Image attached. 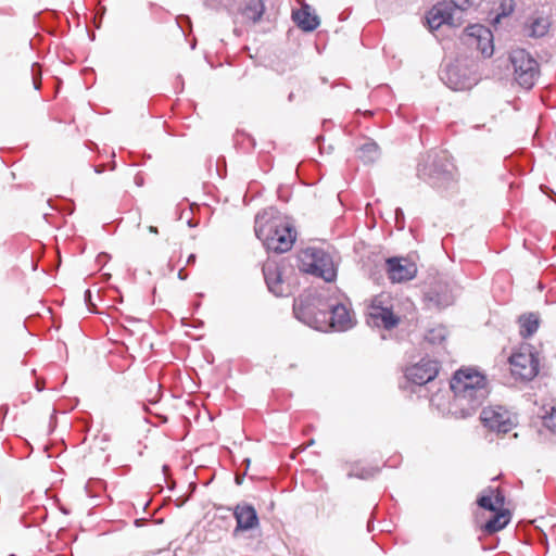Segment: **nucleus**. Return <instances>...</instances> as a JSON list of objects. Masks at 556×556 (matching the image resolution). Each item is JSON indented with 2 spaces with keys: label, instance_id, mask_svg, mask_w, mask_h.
Masks as SVG:
<instances>
[{
  "label": "nucleus",
  "instance_id": "43",
  "mask_svg": "<svg viewBox=\"0 0 556 556\" xmlns=\"http://www.w3.org/2000/svg\"><path fill=\"white\" fill-rule=\"evenodd\" d=\"M290 455H291V458L293 459V458L295 457V455H296V454H295V453H292V454H290Z\"/></svg>",
  "mask_w": 556,
  "mask_h": 556
},
{
  "label": "nucleus",
  "instance_id": "16",
  "mask_svg": "<svg viewBox=\"0 0 556 556\" xmlns=\"http://www.w3.org/2000/svg\"><path fill=\"white\" fill-rule=\"evenodd\" d=\"M441 79L452 90H464L471 85L465 71L457 63L446 65L441 73Z\"/></svg>",
  "mask_w": 556,
  "mask_h": 556
},
{
  "label": "nucleus",
  "instance_id": "23",
  "mask_svg": "<svg viewBox=\"0 0 556 556\" xmlns=\"http://www.w3.org/2000/svg\"><path fill=\"white\" fill-rule=\"evenodd\" d=\"M378 471L379 468L377 466L367 465L362 462H355L350 465L348 477L366 480L374 477Z\"/></svg>",
  "mask_w": 556,
  "mask_h": 556
},
{
  "label": "nucleus",
  "instance_id": "5",
  "mask_svg": "<svg viewBox=\"0 0 556 556\" xmlns=\"http://www.w3.org/2000/svg\"><path fill=\"white\" fill-rule=\"evenodd\" d=\"M298 267L301 271L331 282L337 278V268L332 256L324 249L309 247L298 254Z\"/></svg>",
  "mask_w": 556,
  "mask_h": 556
},
{
  "label": "nucleus",
  "instance_id": "21",
  "mask_svg": "<svg viewBox=\"0 0 556 556\" xmlns=\"http://www.w3.org/2000/svg\"><path fill=\"white\" fill-rule=\"evenodd\" d=\"M264 11L263 0H245L241 9V15L245 21L255 24L261 20Z\"/></svg>",
  "mask_w": 556,
  "mask_h": 556
},
{
  "label": "nucleus",
  "instance_id": "34",
  "mask_svg": "<svg viewBox=\"0 0 556 556\" xmlns=\"http://www.w3.org/2000/svg\"><path fill=\"white\" fill-rule=\"evenodd\" d=\"M194 262H195V255L190 254L187 258V264L190 265V264H193Z\"/></svg>",
  "mask_w": 556,
  "mask_h": 556
},
{
  "label": "nucleus",
  "instance_id": "41",
  "mask_svg": "<svg viewBox=\"0 0 556 556\" xmlns=\"http://www.w3.org/2000/svg\"><path fill=\"white\" fill-rule=\"evenodd\" d=\"M114 168H115V163L113 162L112 166H111V169H114Z\"/></svg>",
  "mask_w": 556,
  "mask_h": 556
},
{
  "label": "nucleus",
  "instance_id": "38",
  "mask_svg": "<svg viewBox=\"0 0 556 556\" xmlns=\"http://www.w3.org/2000/svg\"><path fill=\"white\" fill-rule=\"evenodd\" d=\"M400 215H403V212H402V210H401V208H397V210H396V217L399 218V216H400Z\"/></svg>",
  "mask_w": 556,
  "mask_h": 556
},
{
  "label": "nucleus",
  "instance_id": "10",
  "mask_svg": "<svg viewBox=\"0 0 556 556\" xmlns=\"http://www.w3.org/2000/svg\"><path fill=\"white\" fill-rule=\"evenodd\" d=\"M492 37V33L488 27L476 24L465 29L463 39L466 45L476 48L484 56H491L493 54Z\"/></svg>",
  "mask_w": 556,
  "mask_h": 556
},
{
  "label": "nucleus",
  "instance_id": "37",
  "mask_svg": "<svg viewBox=\"0 0 556 556\" xmlns=\"http://www.w3.org/2000/svg\"><path fill=\"white\" fill-rule=\"evenodd\" d=\"M149 231H150L151 233H157V232H159L157 228H156V227H154V226H150V227H149Z\"/></svg>",
  "mask_w": 556,
  "mask_h": 556
},
{
  "label": "nucleus",
  "instance_id": "33",
  "mask_svg": "<svg viewBox=\"0 0 556 556\" xmlns=\"http://www.w3.org/2000/svg\"><path fill=\"white\" fill-rule=\"evenodd\" d=\"M187 277H188V275L185 273V269H184V268H181V269L178 271V278H179L180 280H186V279H187Z\"/></svg>",
  "mask_w": 556,
  "mask_h": 556
},
{
  "label": "nucleus",
  "instance_id": "32",
  "mask_svg": "<svg viewBox=\"0 0 556 556\" xmlns=\"http://www.w3.org/2000/svg\"><path fill=\"white\" fill-rule=\"evenodd\" d=\"M505 503V496L502 492L497 491L495 497H494V504L495 506H503Z\"/></svg>",
  "mask_w": 556,
  "mask_h": 556
},
{
  "label": "nucleus",
  "instance_id": "11",
  "mask_svg": "<svg viewBox=\"0 0 556 556\" xmlns=\"http://www.w3.org/2000/svg\"><path fill=\"white\" fill-rule=\"evenodd\" d=\"M439 372V364L432 359L422 358L417 364L406 368L405 377L408 381L417 386H424L432 381Z\"/></svg>",
  "mask_w": 556,
  "mask_h": 556
},
{
  "label": "nucleus",
  "instance_id": "28",
  "mask_svg": "<svg viewBox=\"0 0 556 556\" xmlns=\"http://www.w3.org/2000/svg\"><path fill=\"white\" fill-rule=\"evenodd\" d=\"M31 77H33L34 88L36 90H39L40 86H41V72H40V67L37 63H34L31 65Z\"/></svg>",
  "mask_w": 556,
  "mask_h": 556
},
{
  "label": "nucleus",
  "instance_id": "40",
  "mask_svg": "<svg viewBox=\"0 0 556 556\" xmlns=\"http://www.w3.org/2000/svg\"><path fill=\"white\" fill-rule=\"evenodd\" d=\"M85 296H86V298H87V296H90V291H89V290H87V291H86Z\"/></svg>",
  "mask_w": 556,
  "mask_h": 556
},
{
  "label": "nucleus",
  "instance_id": "22",
  "mask_svg": "<svg viewBox=\"0 0 556 556\" xmlns=\"http://www.w3.org/2000/svg\"><path fill=\"white\" fill-rule=\"evenodd\" d=\"M357 157L365 164H371L380 157V149L375 141L367 140L357 149Z\"/></svg>",
  "mask_w": 556,
  "mask_h": 556
},
{
  "label": "nucleus",
  "instance_id": "3",
  "mask_svg": "<svg viewBox=\"0 0 556 556\" xmlns=\"http://www.w3.org/2000/svg\"><path fill=\"white\" fill-rule=\"evenodd\" d=\"M293 312L295 317L307 326L321 329L326 323L328 313L316 312L313 300L309 296H300L294 301ZM330 326L338 331H345L353 327V319L348 307L343 304H336L329 312Z\"/></svg>",
  "mask_w": 556,
  "mask_h": 556
},
{
  "label": "nucleus",
  "instance_id": "44",
  "mask_svg": "<svg viewBox=\"0 0 556 556\" xmlns=\"http://www.w3.org/2000/svg\"><path fill=\"white\" fill-rule=\"evenodd\" d=\"M370 527H371V525H370V522H369V523H368V526H367V529H368L369 531L371 530V528H370Z\"/></svg>",
  "mask_w": 556,
  "mask_h": 556
},
{
  "label": "nucleus",
  "instance_id": "35",
  "mask_svg": "<svg viewBox=\"0 0 556 556\" xmlns=\"http://www.w3.org/2000/svg\"><path fill=\"white\" fill-rule=\"evenodd\" d=\"M162 469H163V473H164L165 480H167L169 468H168L167 465H163Z\"/></svg>",
  "mask_w": 556,
  "mask_h": 556
},
{
  "label": "nucleus",
  "instance_id": "36",
  "mask_svg": "<svg viewBox=\"0 0 556 556\" xmlns=\"http://www.w3.org/2000/svg\"><path fill=\"white\" fill-rule=\"evenodd\" d=\"M103 170H104L103 165H99V166H96V167H94V172H96L97 174H101V173H103Z\"/></svg>",
  "mask_w": 556,
  "mask_h": 556
},
{
  "label": "nucleus",
  "instance_id": "6",
  "mask_svg": "<svg viewBox=\"0 0 556 556\" xmlns=\"http://www.w3.org/2000/svg\"><path fill=\"white\" fill-rule=\"evenodd\" d=\"M516 81L525 89H531L539 77V63L525 49L514 50L510 54Z\"/></svg>",
  "mask_w": 556,
  "mask_h": 556
},
{
  "label": "nucleus",
  "instance_id": "24",
  "mask_svg": "<svg viewBox=\"0 0 556 556\" xmlns=\"http://www.w3.org/2000/svg\"><path fill=\"white\" fill-rule=\"evenodd\" d=\"M539 317L534 313H530L528 315H522L519 318L520 325V334L523 338H529L533 336L539 328Z\"/></svg>",
  "mask_w": 556,
  "mask_h": 556
},
{
  "label": "nucleus",
  "instance_id": "27",
  "mask_svg": "<svg viewBox=\"0 0 556 556\" xmlns=\"http://www.w3.org/2000/svg\"><path fill=\"white\" fill-rule=\"evenodd\" d=\"M543 425L554 434H556V407L543 417Z\"/></svg>",
  "mask_w": 556,
  "mask_h": 556
},
{
  "label": "nucleus",
  "instance_id": "19",
  "mask_svg": "<svg viewBox=\"0 0 556 556\" xmlns=\"http://www.w3.org/2000/svg\"><path fill=\"white\" fill-rule=\"evenodd\" d=\"M370 318L376 326H382L384 329H392L400 323V317L388 307L372 306Z\"/></svg>",
  "mask_w": 556,
  "mask_h": 556
},
{
  "label": "nucleus",
  "instance_id": "15",
  "mask_svg": "<svg viewBox=\"0 0 556 556\" xmlns=\"http://www.w3.org/2000/svg\"><path fill=\"white\" fill-rule=\"evenodd\" d=\"M263 275L268 290L276 296L288 294V287L285 285L281 276L282 273L277 263L267 261L263 265Z\"/></svg>",
  "mask_w": 556,
  "mask_h": 556
},
{
  "label": "nucleus",
  "instance_id": "13",
  "mask_svg": "<svg viewBox=\"0 0 556 556\" xmlns=\"http://www.w3.org/2000/svg\"><path fill=\"white\" fill-rule=\"evenodd\" d=\"M454 298L453 288L442 280L433 282L425 292L426 301L438 308H444L452 305Z\"/></svg>",
  "mask_w": 556,
  "mask_h": 556
},
{
  "label": "nucleus",
  "instance_id": "9",
  "mask_svg": "<svg viewBox=\"0 0 556 556\" xmlns=\"http://www.w3.org/2000/svg\"><path fill=\"white\" fill-rule=\"evenodd\" d=\"M480 419L484 427L498 433H507L516 426L515 417L503 406L483 408Z\"/></svg>",
  "mask_w": 556,
  "mask_h": 556
},
{
  "label": "nucleus",
  "instance_id": "17",
  "mask_svg": "<svg viewBox=\"0 0 556 556\" xmlns=\"http://www.w3.org/2000/svg\"><path fill=\"white\" fill-rule=\"evenodd\" d=\"M294 23L304 31L315 30L319 24V17L312 12V8L304 3L301 9L292 12Z\"/></svg>",
  "mask_w": 556,
  "mask_h": 556
},
{
  "label": "nucleus",
  "instance_id": "12",
  "mask_svg": "<svg viewBox=\"0 0 556 556\" xmlns=\"http://www.w3.org/2000/svg\"><path fill=\"white\" fill-rule=\"evenodd\" d=\"M387 273L392 282L412 280L417 275V266L405 257H391L387 262Z\"/></svg>",
  "mask_w": 556,
  "mask_h": 556
},
{
  "label": "nucleus",
  "instance_id": "8",
  "mask_svg": "<svg viewBox=\"0 0 556 556\" xmlns=\"http://www.w3.org/2000/svg\"><path fill=\"white\" fill-rule=\"evenodd\" d=\"M462 11L450 2H439L426 15V22L431 31L442 26L458 27L463 24Z\"/></svg>",
  "mask_w": 556,
  "mask_h": 556
},
{
  "label": "nucleus",
  "instance_id": "30",
  "mask_svg": "<svg viewBox=\"0 0 556 556\" xmlns=\"http://www.w3.org/2000/svg\"><path fill=\"white\" fill-rule=\"evenodd\" d=\"M227 0H202L203 4L210 9H219L226 5Z\"/></svg>",
  "mask_w": 556,
  "mask_h": 556
},
{
  "label": "nucleus",
  "instance_id": "20",
  "mask_svg": "<svg viewBox=\"0 0 556 556\" xmlns=\"http://www.w3.org/2000/svg\"><path fill=\"white\" fill-rule=\"evenodd\" d=\"M494 513L495 515L491 517L482 527L483 531L488 534L501 531L508 525L510 520V514L507 509H497V511Z\"/></svg>",
  "mask_w": 556,
  "mask_h": 556
},
{
  "label": "nucleus",
  "instance_id": "39",
  "mask_svg": "<svg viewBox=\"0 0 556 556\" xmlns=\"http://www.w3.org/2000/svg\"><path fill=\"white\" fill-rule=\"evenodd\" d=\"M293 97H294V94H293V92H291V93L289 94V97H288L289 101H292V100H293Z\"/></svg>",
  "mask_w": 556,
  "mask_h": 556
},
{
  "label": "nucleus",
  "instance_id": "31",
  "mask_svg": "<svg viewBox=\"0 0 556 556\" xmlns=\"http://www.w3.org/2000/svg\"><path fill=\"white\" fill-rule=\"evenodd\" d=\"M451 4L457 8L459 11L464 12L470 4V0H451Z\"/></svg>",
  "mask_w": 556,
  "mask_h": 556
},
{
  "label": "nucleus",
  "instance_id": "18",
  "mask_svg": "<svg viewBox=\"0 0 556 556\" xmlns=\"http://www.w3.org/2000/svg\"><path fill=\"white\" fill-rule=\"evenodd\" d=\"M549 28V21L542 15H531L523 25V35L529 38H541Z\"/></svg>",
  "mask_w": 556,
  "mask_h": 556
},
{
  "label": "nucleus",
  "instance_id": "26",
  "mask_svg": "<svg viewBox=\"0 0 556 556\" xmlns=\"http://www.w3.org/2000/svg\"><path fill=\"white\" fill-rule=\"evenodd\" d=\"M492 493H493V490L489 489L488 493H483L477 498V504L479 507H481L485 510L497 511L498 508L495 506V504L492 500Z\"/></svg>",
  "mask_w": 556,
  "mask_h": 556
},
{
  "label": "nucleus",
  "instance_id": "4",
  "mask_svg": "<svg viewBox=\"0 0 556 556\" xmlns=\"http://www.w3.org/2000/svg\"><path fill=\"white\" fill-rule=\"evenodd\" d=\"M417 176L435 188H447L455 181V166L445 151H431L419 160Z\"/></svg>",
  "mask_w": 556,
  "mask_h": 556
},
{
  "label": "nucleus",
  "instance_id": "1",
  "mask_svg": "<svg viewBox=\"0 0 556 556\" xmlns=\"http://www.w3.org/2000/svg\"><path fill=\"white\" fill-rule=\"evenodd\" d=\"M453 397L448 412L457 418L471 416L489 394L486 378L471 368L457 370L451 379Z\"/></svg>",
  "mask_w": 556,
  "mask_h": 556
},
{
  "label": "nucleus",
  "instance_id": "29",
  "mask_svg": "<svg viewBox=\"0 0 556 556\" xmlns=\"http://www.w3.org/2000/svg\"><path fill=\"white\" fill-rule=\"evenodd\" d=\"M250 463H251V459H250V458H248V457H244V458L242 459V464H244V465H245V469H244V471H243L242 473H240V472H237V473H236L235 481H236V483H237L238 485H241V484L243 483L244 477H245L247 471H248V469H249V467H250Z\"/></svg>",
  "mask_w": 556,
  "mask_h": 556
},
{
  "label": "nucleus",
  "instance_id": "42",
  "mask_svg": "<svg viewBox=\"0 0 556 556\" xmlns=\"http://www.w3.org/2000/svg\"><path fill=\"white\" fill-rule=\"evenodd\" d=\"M49 447L48 446H45L43 447V452H48Z\"/></svg>",
  "mask_w": 556,
  "mask_h": 556
},
{
  "label": "nucleus",
  "instance_id": "7",
  "mask_svg": "<svg viewBox=\"0 0 556 556\" xmlns=\"http://www.w3.org/2000/svg\"><path fill=\"white\" fill-rule=\"evenodd\" d=\"M513 376L521 380L530 381L539 372V358L533 346L522 344L518 351L509 357Z\"/></svg>",
  "mask_w": 556,
  "mask_h": 556
},
{
  "label": "nucleus",
  "instance_id": "14",
  "mask_svg": "<svg viewBox=\"0 0 556 556\" xmlns=\"http://www.w3.org/2000/svg\"><path fill=\"white\" fill-rule=\"evenodd\" d=\"M233 516L237 521V527L233 530V535L239 531H248L256 528L260 523L256 509L247 503H240L233 508Z\"/></svg>",
  "mask_w": 556,
  "mask_h": 556
},
{
  "label": "nucleus",
  "instance_id": "25",
  "mask_svg": "<svg viewBox=\"0 0 556 556\" xmlns=\"http://www.w3.org/2000/svg\"><path fill=\"white\" fill-rule=\"evenodd\" d=\"M446 336H447L446 328L443 326H438V327L430 329L427 332L425 339L430 344H441L446 339Z\"/></svg>",
  "mask_w": 556,
  "mask_h": 556
},
{
  "label": "nucleus",
  "instance_id": "2",
  "mask_svg": "<svg viewBox=\"0 0 556 556\" xmlns=\"http://www.w3.org/2000/svg\"><path fill=\"white\" fill-rule=\"evenodd\" d=\"M254 231L267 250L278 253L289 251L296 238L291 222L275 207H267L255 216Z\"/></svg>",
  "mask_w": 556,
  "mask_h": 556
},
{
  "label": "nucleus",
  "instance_id": "45",
  "mask_svg": "<svg viewBox=\"0 0 556 556\" xmlns=\"http://www.w3.org/2000/svg\"><path fill=\"white\" fill-rule=\"evenodd\" d=\"M11 556H15V555L12 554Z\"/></svg>",
  "mask_w": 556,
  "mask_h": 556
}]
</instances>
